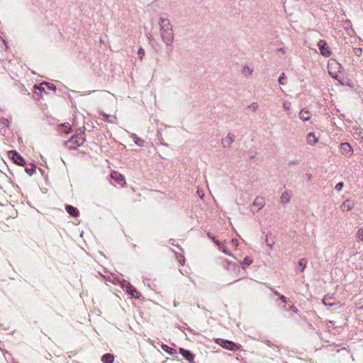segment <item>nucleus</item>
<instances>
[{
  "instance_id": "obj_15",
  "label": "nucleus",
  "mask_w": 363,
  "mask_h": 363,
  "mask_svg": "<svg viewBox=\"0 0 363 363\" xmlns=\"http://www.w3.org/2000/svg\"><path fill=\"white\" fill-rule=\"evenodd\" d=\"M234 142V136L229 133L222 139V145L224 147H229Z\"/></svg>"
},
{
  "instance_id": "obj_22",
  "label": "nucleus",
  "mask_w": 363,
  "mask_h": 363,
  "mask_svg": "<svg viewBox=\"0 0 363 363\" xmlns=\"http://www.w3.org/2000/svg\"><path fill=\"white\" fill-rule=\"evenodd\" d=\"M131 138H133L134 143L137 145H138L140 147H142L144 145L145 141L142 138L138 137L135 134H132Z\"/></svg>"
},
{
  "instance_id": "obj_1",
  "label": "nucleus",
  "mask_w": 363,
  "mask_h": 363,
  "mask_svg": "<svg viewBox=\"0 0 363 363\" xmlns=\"http://www.w3.org/2000/svg\"><path fill=\"white\" fill-rule=\"evenodd\" d=\"M160 35L163 43L167 45H171L174 42V32L169 19L160 18L158 21Z\"/></svg>"
},
{
  "instance_id": "obj_44",
  "label": "nucleus",
  "mask_w": 363,
  "mask_h": 363,
  "mask_svg": "<svg viewBox=\"0 0 363 363\" xmlns=\"http://www.w3.org/2000/svg\"><path fill=\"white\" fill-rule=\"evenodd\" d=\"M274 294H276L277 296H279V295H281L280 294L278 293V291H274Z\"/></svg>"
},
{
  "instance_id": "obj_40",
  "label": "nucleus",
  "mask_w": 363,
  "mask_h": 363,
  "mask_svg": "<svg viewBox=\"0 0 363 363\" xmlns=\"http://www.w3.org/2000/svg\"><path fill=\"white\" fill-rule=\"evenodd\" d=\"M279 298H280L283 302H284V303H286V297H285L284 295H281H281H279Z\"/></svg>"
},
{
  "instance_id": "obj_21",
  "label": "nucleus",
  "mask_w": 363,
  "mask_h": 363,
  "mask_svg": "<svg viewBox=\"0 0 363 363\" xmlns=\"http://www.w3.org/2000/svg\"><path fill=\"white\" fill-rule=\"evenodd\" d=\"M215 243L218 245V249L225 255L232 256V254L226 249L225 244L220 242L218 240L215 241Z\"/></svg>"
},
{
  "instance_id": "obj_23",
  "label": "nucleus",
  "mask_w": 363,
  "mask_h": 363,
  "mask_svg": "<svg viewBox=\"0 0 363 363\" xmlns=\"http://www.w3.org/2000/svg\"><path fill=\"white\" fill-rule=\"evenodd\" d=\"M101 116L103 117V120L108 123H114L116 121V118L115 116H111L106 113H102Z\"/></svg>"
},
{
  "instance_id": "obj_39",
  "label": "nucleus",
  "mask_w": 363,
  "mask_h": 363,
  "mask_svg": "<svg viewBox=\"0 0 363 363\" xmlns=\"http://www.w3.org/2000/svg\"><path fill=\"white\" fill-rule=\"evenodd\" d=\"M177 259H178V261H179L180 263H182V264H183V263L184 262V256H182V255H180L177 257Z\"/></svg>"
},
{
  "instance_id": "obj_4",
  "label": "nucleus",
  "mask_w": 363,
  "mask_h": 363,
  "mask_svg": "<svg viewBox=\"0 0 363 363\" xmlns=\"http://www.w3.org/2000/svg\"><path fill=\"white\" fill-rule=\"evenodd\" d=\"M121 286L130 296L136 298H140V293L134 289L130 282L123 280L121 281Z\"/></svg>"
},
{
  "instance_id": "obj_26",
  "label": "nucleus",
  "mask_w": 363,
  "mask_h": 363,
  "mask_svg": "<svg viewBox=\"0 0 363 363\" xmlns=\"http://www.w3.org/2000/svg\"><path fill=\"white\" fill-rule=\"evenodd\" d=\"M258 108L259 105L257 102H252L247 106V108L252 112H255Z\"/></svg>"
},
{
  "instance_id": "obj_43",
  "label": "nucleus",
  "mask_w": 363,
  "mask_h": 363,
  "mask_svg": "<svg viewBox=\"0 0 363 363\" xmlns=\"http://www.w3.org/2000/svg\"><path fill=\"white\" fill-rule=\"evenodd\" d=\"M208 236L210 237V238L215 242V241H216L217 240H216V238L214 237H211L209 235Z\"/></svg>"
},
{
  "instance_id": "obj_34",
  "label": "nucleus",
  "mask_w": 363,
  "mask_h": 363,
  "mask_svg": "<svg viewBox=\"0 0 363 363\" xmlns=\"http://www.w3.org/2000/svg\"><path fill=\"white\" fill-rule=\"evenodd\" d=\"M285 74L281 73L279 77L278 82L279 84L284 85V79H285Z\"/></svg>"
},
{
  "instance_id": "obj_8",
  "label": "nucleus",
  "mask_w": 363,
  "mask_h": 363,
  "mask_svg": "<svg viewBox=\"0 0 363 363\" xmlns=\"http://www.w3.org/2000/svg\"><path fill=\"white\" fill-rule=\"evenodd\" d=\"M111 178L121 186H123L126 184L124 176L116 171L111 172Z\"/></svg>"
},
{
  "instance_id": "obj_18",
  "label": "nucleus",
  "mask_w": 363,
  "mask_h": 363,
  "mask_svg": "<svg viewBox=\"0 0 363 363\" xmlns=\"http://www.w3.org/2000/svg\"><path fill=\"white\" fill-rule=\"evenodd\" d=\"M291 194L289 191H284L282 192L280 197V201L283 204H286L290 201Z\"/></svg>"
},
{
  "instance_id": "obj_37",
  "label": "nucleus",
  "mask_w": 363,
  "mask_h": 363,
  "mask_svg": "<svg viewBox=\"0 0 363 363\" xmlns=\"http://www.w3.org/2000/svg\"><path fill=\"white\" fill-rule=\"evenodd\" d=\"M265 240H266V242H267V245H268L271 249H272V247H273V245H274V242H269L268 238H267V235H266V238H265Z\"/></svg>"
},
{
  "instance_id": "obj_32",
  "label": "nucleus",
  "mask_w": 363,
  "mask_h": 363,
  "mask_svg": "<svg viewBox=\"0 0 363 363\" xmlns=\"http://www.w3.org/2000/svg\"><path fill=\"white\" fill-rule=\"evenodd\" d=\"M353 52H354V54L357 56V57H359L362 55V48H355L353 49Z\"/></svg>"
},
{
  "instance_id": "obj_3",
  "label": "nucleus",
  "mask_w": 363,
  "mask_h": 363,
  "mask_svg": "<svg viewBox=\"0 0 363 363\" xmlns=\"http://www.w3.org/2000/svg\"><path fill=\"white\" fill-rule=\"evenodd\" d=\"M85 141V138L83 133H79L72 137L67 142V146L69 149H77V147L82 146Z\"/></svg>"
},
{
  "instance_id": "obj_33",
  "label": "nucleus",
  "mask_w": 363,
  "mask_h": 363,
  "mask_svg": "<svg viewBox=\"0 0 363 363\" xmlns=\"http://www.w3.org/2000/svg\"><path fill=\"white\" fill-rule=\"evenodd\" d=\"M162 348L169 354H173L174 350L166 345H162Z\"/></svg>"
},
{
  "instance_id": "obj_42",
  "label": "nucleus",
  "mask_w": 363,
  "mask_h": 363,
  "mask_svg": "<svg viewBox=\"0 0 363 363\" xmlns=\"http://www.w3.org/2000/svg\"><path fill=\"white\" fill-rule=\"evenodd\" d=\"M291 308V309H292L294 312L297 313L298 309H297V308H296V307H295L294 306H292Z\"/></svg>"
},
{
  "instance_id": "obj_36",
  "label": "nucleus",
  "mask_w": 363,
  "mask_h": 363,
  "mask_svg": "<svg viewBox=\"0 0 363 363\" xmlns=\"http://www.w3.org/2000/svg\"><path fill=\"white\" fill-rule=\"evenodd\" d=\"M343 186H344L343 182H339L338 184H336L335 189L336 191L340 192L342 190Z\"/></svg>"
},
{
  "instance_id": "obj_25",
  "label": "nucleus",
  "mask_w": 363,
  "mask_h": 363,
  "mask_svg": "<svg viewBox=\"0 0 363 363\" xmlns=\"http://www.w3.org/2000/svg\"><path fill=\"white\" fill-rule=\"evenodd\" d=\"M242 73L245 76H250L253 73V69L249 66H245L242 69Z\"/></svg>"
},
{
  "instance_id": "obj_45",
  "label": "nucleus",
  "mask_w": 363,
  "mask_h": 363,
  "mask_svg": "<svg viewBox=\"0 0 363 363\" xmlns=\"http://www.w3.org/2000/svg\"><path fill=\"white\" fill-rule=\"evenodd\" d=\"M200 197H201V198H203V194H201V195H200Z\"/></svg>"
},
{
  "instance_id": "obj_16",
  "label": "nucleus",
  "mask_w": 363,
  "mask_h": 363,
  "mask_svg": "<svg viewBox=\"0 0 363 363\" xmlns=\"http://www.w3.org/2000/svg\"><path fill=\"white\" fill-rule=\"evenodd\" d=\"M179 352L189 362H193L195 356L191 353L190 351L184 350L183 348L179 349Z\"/></svg>"
},
{
  "instance_id": "obj_5",
  "label": "nucleus",
  "mask_w": 363,
  "mask_h": 363,
  "mask_svg": "<svg viewBox=\"0 0 363 363\" xmlns=\"http://www.w3.org/2000/svg\"><path fill=\"white\" fill-rule=\"evenodd\" d=\"M216 342L222 347L230 351H234L240 349V347L232 341L225 340L223 339H218L216 340Z\"/></svg>"
},
{
  "instance_id": "obj_12",
  "label": "nucleus",
  "mask_w": 363,
  "mask_h": 363,
  "mask_svg": "<svg viewBox=\"0 0 363 363\" xmlns=\"http://www.w3.org/2000/svg\"><path fill=\"white\" fill-rule=\"evenodd\" d=\"M333 296L330 295H326L323 299V303L326 306H337V308H340L342 304L340 302L335 303L333 301Z\"/></svg>"
},
{
  "instance_id": "obj_31",
  "label": "nucleus",
  "mask_w": 363,
  "mask_h": 363,
  "mask_svg": "<svg viewBox=\"0 0 363 363\" xmlns=\"http://www.w3.org/2000/svg\"><path fill=\"white\" fill-rule=\"evenodd\" d=\"M145 50L142 48H139L138 50V55L140 60L143 59V57L145 56Z\"/></svg>"
},
{
  "instance_id": "obj_24",
  "label": "nucleus",
  "mask_w": 363,
  "mask_h": 363,
  "mask_svg": "<svg viewBox=\"0 0 363 363\" xmlns=\"http://www.w3.org/2000/svg\"><path fill=\"white\" fill-rule=\"evenodd\" d=\"M60 126H61L62 133H69L72 131V127L67 123L61 124Z\"/></svg>"
},
{
  "instance_id": "obj_27",
  "label": "nucleus",
  "mask_w": 363,
  "mask_h": 363,
  "mask_svg": "<svg viewBox=\"0 0 363 363\" xmlns=\"http://www.w3.org/2000/svg\"><path fill=\"white\" fill-rule=\"evenodd\" d=\"M307 264V261L306 259L302 258L298 261V266L301 268V271L303 272L304 269L306 268Z\"/></svg>"
},
{
  "instance_id": "obj_20",
  "label": "nucleus",
  "mask_w": 363,
  "mask_h": 363,
  "mask_svg": "<svg viewBox=\"0 0 363 363\" xmlns=\"http://www.w3.org/2000/svg\"><path fill=\"white\" fill-rule=\"evenodd\" d=\"M101 361L103 363H113L114 361V356L109 353L105 354L102 356Z\"/></svg>"
},
{
  "instance_id": "obj_13",
  "label": "nucleus",
  "mask_w": 363,
  "mask_h": 363,
  "mask_svg": "<svg viewBox=\"0 0 363 363\" xmlns=\"http://www.w3.org/2000/svg\"><path fill=\"white\" fill-rule=\"evenodd\" d=\"M306 139L308 145L315 146L318 143L319 138L315 135L314 132H310L306 135Z\"/></svg>"
},
{
  "instance_id": "obj_2",
  "label": "nucleus",
  "mask_w": 363,
  "mask_h": 363,
  "mask_svg": "<svg viewBox=\"0 0 363 363\" xmlns=\"http://www.w3.org/2000/svg\"><path fill=\"white\" fill-rule=\"evenodd\" d=\"M342 65L335 59H330L328 63V74L334 79H338V74L341 72Z\"/></svg>"
},
{
  "instance_id": "obj_38",
  "label": "nucleus",
  "mask_w": 363,
  "mask_h": 363,
  "mask_svg": "<svg viewBox=\"0 0 363 363\" xmlns=\"http://www.w3.org/2000/svg\"><path fill=\"white\" fill-rule=\"evenodd\" d=\"M231 243L235 247H238L239 244L238 240L234 238L231 240Z\"/></svg>"
},
{
  "instance_id": "obj_29",
  "label": "nucleus",
  "mask_w": 363,
  "mask_h": 363,
  "mask_svg": "<svg viewBox=\"0 0 363 363\" xmlns=\"http://www.w3.org/2000/svg\"><path fill=\"white\" fill-rule=\"evenodd\" d=\"M283 108L285 110V111H288V110H290L291 108V104L290 101H284L283 102Z\"/></svg>"
},
{
  "instance_id": "obj_30",
  "label": "nucleus",
  "mask_w": 363,
  "mask_h": 363,
  "mask_svg": "<svg viewBox=\"0 0 363 363\" xmlns=\"http://www.w3.org/2000/svg\"><path fill=\"white\" fill-rule=\"evenodd\" d=\"M35 170V167L34 165H30V167H27L26 168V172L29 174L30 175H31L33 173H34Z\"/></svg>"
},
{
  "instance_id": "obj_28",
  "label": "nucleus",
  "mask_w": 363,
  "mask_h": 363,
  "mask_svg": "<svg viewBox=\"0 0 363 363\" xmlns=\"http://www.w3.org/2000/svg\"><path fill=\"white\" fill-rule=\"evenodd\" d=\"M356 237H357V239L359 241H362L363 240V228H359L357 230V234H356Z\"/></svg>"
},
{
  "instance_id": "obj_35",
  "label": "nucleus",
  "mask_w": 363,
  "mask_h": 363,
  "mask_svg": "<svg viewBox=\"0 0 363 363\" xmlns=\"http://www.w3.org/2000/svg\"><path fill=\"white\" fill-rule=\"evenodd\" d=\"M252 263V259L250 257H246L243 260V264L245 265H250Z\"/></svg>"
},
{
  "instance_id": "obj_7",
  "label": "nucleus",
  "mask_w": 363,
  "mask_h": 363,
  "mask_svg": "<svg viewBox=\"0 0 363 363\" xmlns=\"http://www.w3.org/2000/svg\"><path fill=\"white\" fill-rule=\"evenodd\" d=\"M318 47L320 50V53L323 56H324L325 57H328L330 56L331 51H330L329 47L328 46L327 42L325 40H320L318 43Z\"/></svg>"
},
{
  "instance_id": "obj_11",
  "label": "nucleus",
  "mask_w": 363,
  "mask_h": 363,
  "mask_svg": "<svg viewBox=\"0 0 363 363\" xmlns=\"http://www.w3.org/2000/svg\"><path fill=\"white\" fill-rule=\"evenodd\" d=\"M34 88L38 89L39 90L43 91H46V90H52V91L56 90V86L54 84L46 82H43L40 83L39 85L35 84L34 86Z\"/></svg>"
},
{
  "instance_id": "obj_9",
  "label": "nucleus",
  "mask_w": 363,
  "mask_h": 363,
  "mask_svg": "<svg viewBox=\"0 0 363 363\" xmlns=\"http://www.w3.org/2000/svg\"><path fill=\"white\" fill-rule=\"evenodd\" d=\"M340 150L342 155L347 157H350L353 154L352 146L347 143H343L340 145Z\"/></svg>"
},
{
  "instance_id": "obj_17",
  "label": "nucleus",
  "mask_w": 363,
  "mask_h": 363,
  "mask_svg": "<svg viewBox=\"0 0 363 363\" xmlns=\"http://www.w3.org/2000/svg\"><path fill=\"white\" fill-rule=\"evenodd\" d=\"M354 206V203L353 201L347 199L341 205V209L342 211H348L352 210Z\"/></svg>"
},
{
  "instance_id": "obj_46",
  "label": "nucleus",
  "mask_w": 363,
  "mask_h": 363,
  "mask_svg": "<svg viewBox=\"0 0 363 363\" xmlns=\"http://www.w3.org/2000/svg\"><path fill=\"white\" fill-rule=\"evenodd\" d=\"M359 310H363V306H361V307L359 308Z\"/></svg>"
},
{
  "instance_id": "obj_19",
  "label": "nucleus",
  "mask_w": 363,
  "mask_h": 363,
  "mask_svg": "<svg viewBox=\"0 0 363 363\" xmlns=\"http://www.w3.org/2000/svg\"><path fill=\"white\" fill-rule=\"evenodd\" d=\"M65 209L71 216L77 217L79 216V211L72 206L67 205Z\"/></svg>"
},
{
  "instance_id": "obj_10",
  "label": "nucleus",
  "mask_w": 363,
  "mask_h": 363,
  "mask_svg": "<svg viewBox=\"0 0 363 363\" xmlns=\"http://www.w3.org/2000/svg\"><path fill=\"white\" fill-rule=\"evenodd\" d=\"M10 155H11V158L13 159V162L19 165V166H24L26 164V161L23 158V157L18 154L16 151H11Z\"/></svg>"
},
{
  "instance_id": "obj_41",
  "label": "nucleus",
  "mask_w": 363,
  "mask_h": 363,
  "mask_svg": "<svg viewBox=\"0 0 363 363\" xmlns=\"http://www.w3.org/2000/svg\"><path fill=\"white\" fill-rule=\"evenodd\" d=\"M345 23L346 24V26H348L352 27L351 22H350V20H347V21H345ZM352 28V30L354 31V29H353L352 28Z\"/></svg>"
},
{
  "instance_id": "obj_14",
  "label": "nucleus",
  "mask_w": 363,
  "mask_h": 363,
  "mask_svg": "<svg viewBox=\"0 0 363 363\" xmlns=\"http://www.w3.org/2000/svg\"><path fill=\"white\" fill-rule=\"evenodd\" d=\"M298 117L303 122L308 121L311 118V113L309 111L302 108L298 113Z\"/></svg>"
},
{
  "instance_id": "obj_6",
  "label": "nucleus",
  "mask_w": 363,
  "mask_h": 363,
  "mask_svg": "<svg viewBox=\"0 0 363 363\" xmlns=\"http://www.w3.org/2000/svg\"><path fill=\"white\" fill-rule=\"evenodd\" d=\"M252 211L253 213L259 211L265 206V199L264 197L257 196L256 197L252 202Z\"/></svg>"
}]
</instances>
